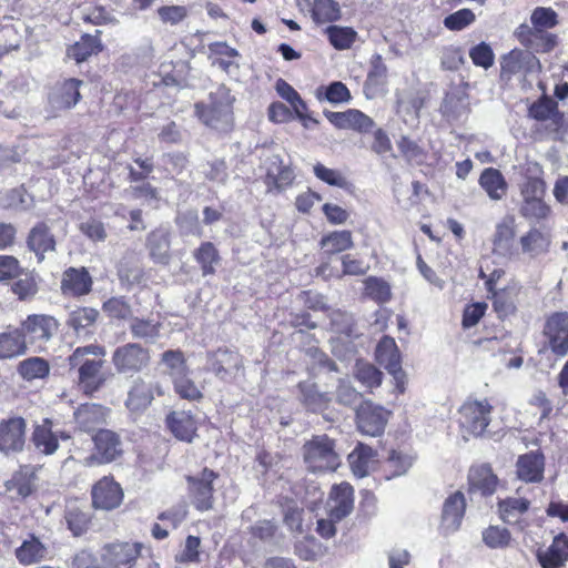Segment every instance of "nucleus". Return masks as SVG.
Returning a JSON list of instances; mask_svg holds the SVG:
<instances>
[{
    "instance_id": "63",
    "label": "nucleus",
    "mask_w": 568,
    "mask_h": 568,
    "mask_svg": "<svg viewBox=\"0 0 568 568\" xmlns=\"http://www.w3.org/2000/svg\"><path fill=\"white\" fill-rule=\"evenodd\" d=\"M469 57L473 63L477 67H481L484 69H488L494 64V52L490 45L486 42H481L469 51Z\"/></svg>"
},
{
    "instance_id": "29",
    "label": "nucleus",
    "mask_w": 568,
    "mask_h": 568,
    "mask_svg": "<svg viewBox=\"0 0 568 568\" xmlns=\"http://www.w3.org/2000/svg\"><path fill=\"white\" fill-rule=\"evenodd\" d=\"M109 409L99 404H84L74 413L75 423L84 432H91L106 422Z\"/></svg>"
},
{
    "instance_id": "11",
    "label": "nucleus",
    "mask_w": 568,
    "mask_h": 568,
    "mask_svg": "<svg viewBox=\"0 0 568 568\" xmlns=\"http://www.w3.org/2000/svg\"><path fill=\"white\" fill-rule=\"evenodd\" d=\"M354 508V489L353 487L343 481L336 484L331 488L327 501L326 511L328 517L335 520H342L348 516Z\"/></svg>"
},
{
    "instance_id": "47",
    "label": "nucleus",
    "mask_w": 568,
    "mask_h": 568,
    "mask_svg": "<svg viewBox=\"0 0 568 568\" xmlns=\"http://www.w3.org/2000/svg\"><path fill=\"white\" fill-rule=\"evenodd\" d=\"M529 500L521 497H510L499 503V513L504 521L516 523L518 517L529 508Z\"/></svg>"
},
{
    "instance_id": "8",
    "label": "nucleus",
    "mask_w": 568,
    "mask_h": 568,
    "mask_svg": "<svg viewBox=\"0 0 568 568\" xmlns=\"http://www.w3.org/2000/svg\"><path fill=\"white\" fill-rule=\"evenodd\" d=\"M139 542H114L103 547L101 559L105 568H133L141 554Z\"/></svg>"
},
{
    "instance_id": "50",
    "label": "nucleus",
    "mask_w": 568,
    "mask_h": 568,
    "mask_svg": "<svg viewBox=\"0 0 568 568\" xmlns=\"http://www.w3.org/2000/svg\"><path fill=\"white\" fill-rule=\"evenodd\" d=\"M300 389L302 394V400L308 409L313 412H320L327 407L329 397L323 393H320L314 384L302 383L300 384Z\"/></svg>"
},
{
    "instance_id": "53",
    "label": "nucleus",
    "mask_w": 568,
    "mask_h": 568,
    "mask_svg": "<svg viewBox=\"0 0 568 568\" xmlns=\"http://www.w3.org/2000/svg\"><path fill=\"white\" fill-rule=\"evenodd\" d=\"M313 18L318 23L333 22L341 18V9L334 0H316L313 7Z\"/></svg>"
},
{
    "instance_id": "2",
    "label": "nucleus",
    "mask_w": 568,
    "mask_h": 568,
    "mask_svg": "<svg viewBox=\"0 0 568 568\" xmlns=\"http://www.w3.org/2000/svg\"><path fill=\"white\" fill-rule=\"evenodd\" d=\"M494 406L486 397H468L458 409V424L463 436L480 437L487 430Z\"/></svg>"
},
{
    "instance_id": "15",
    "label": "nucleus",
    "mask_w": 568,
    "mask_h": 568,
    "mask_svg": "<svg viewBox=\"0 0 568 568\" xmlns=\"http://www.w3.org/2000/svg\"><path fill=\"white\" fill-rule=\"evenodd\" d=\"M490 293L493 294V307L497 316L506 318L516 313L523 287L517 281L511 280L506 286Z\"/></svg>"
},
{
    "instance_id": "12",
    "label": "nucleus",
    "mask_w": 568,
    "mask_h": 568,
    "mask_svg": "<svg viewBox=\"0 0 568 568\" xmlns=\"http://www.w3.org/2000/svg\"><path fill=\"white\" fill-rule=\"evenodd\" d=\"M216 475L210 469H203L199 477H187L190 497L200 511L209 510L213 506L212 483Z\"/></svg>"
},
{
    "instance_id": "7",
    "label": "nucleus",
    "mask_w": 568,
    "mask_h": 568,
    "mask_svg": "<svg viewBox=\"0 0 568 568\" xmlns=\"http://www.w3.org/2000/svg\"><path fill=\"white\" fill-rule=\"evenodd\" d=\"M149 362V351L135 343L118 347L112 355V363L119 373L140 372L148 366Z\"/></svg>"
},
{
    "instance_id": "58",
    "label": "nucleus",
    "mask_w": 568,
    "mask_h": 568,
    "mask_svg": "<svg viewBox=\"0 0 568 568\" xmlns=\"http://www.w3.org/2000/svg\"><path fill=\"white\" fill-rule=\"evenodd\" d=\"M313 172L318 180L331 186L344 189L347 185L346 178L338 170L327 168L322 163H316Z\"/></svg>"
},
{
    "instance_id": "14",
    "label": "nucleus",
    "mask_w": 568,
    "mask_h": 568,
    "mask_svg": "<svg viewBox=\"0 0 568 568\" xmlns=\"http://www.w3.org/2000/svg\"><path fill=\"white\" fill-rule=\"evenodd\" d=\"M327 120L339 130H353L366 133L374 126V120L357 109H348L342 112L329 111L325 113Z\"/></svg>"
},
{
    "instance_id": "51",
    "label": "nucleus",
    "mask_w": 568,
    "mask_h": 568,
    "mask_svg": "<svg viewBox=\"0 0 568 568\" xmlns=\"http://www.w3.org/2000/svg\"><path fill=\"white\" fill-rule=\"evenodd\" d=\"M530 23L536 32L552 29L558 24V14L550 7H537L530 14Z\"/></svg>"
},
{
    "instance_id": "10",
    "label": "nucleus",
    "mask_w": 568,
    "mask_h": 568,
    "mask_svg": "<svg viewBox=\"0 0 568 568\" xmlns=\"http://www.w3.org/2000/svg\"><path fill=\"white\" fill-rule=\"evenodd\" d=\"M91 496L94 508L111 510L121 505L123 490L112 477L105 476L93 485Z\"/></svg>"
},
{
    "instance_id": "32",
    "label": "nucleus",
    "mask_w": 568,
    "mask_h": 568,
    "mask_svg": "<svg viewBox=\"0 0 568 568\" xmlns=\"http://www.w3.org/2000/svg\"><path fill=\"white\" fill-rule=\"evenodd\" d=\"M91 277L84 268H69L64 272L61 288L68 295H83L90 291Z\"/></svg>"
},
{
    "instance_id": "44",
    "label": "nucleus",
    "mask_w": 568,
    "mask_h": 568,
    "mask_svg": "<svg viewBox=\"0 0 568 568\" xmlns=\"http://www.w3.org/2000/svg\"><path fill=\"white\" fill-rule=\"evenodd\" d=\"M528 114L537 121L556 120L559 116L557 103L547 94H541L529 106Z\"/></svg>"
},
{
    "instance_id": "20",
    "label": "nucleus",
    "mask_w": 568,
    "mask_h": 568,
    "mask_svg": "<svg viewBox=\"0 0 568 568\" xmlns=\"http://www.w3.org/2000/svg\"><path fill=\"white\" fill-rule=\"evenodd\" d=\"M265 184L268 191L282 190L288 186L294 180L291 168L283 164L278 155H271L265 160Z\"/></svg>"
},
{
    "instance_id": "30",
    "label": "nucleus",
    "mask_w": 568,
    "mask_h": 568,
    "mask_svg": "<svg viewBox=\"0 0 568 568\" xmlns=\"http://www.w3.org/2000/svg\"><path fill=\"white\" fill-rule=\"evenodd\" d=\"M242 365L237 353L220 349L210 356V368L222 379L232 377Z\"/></svg>"
},
{
    "instance_id": "39",
    "label": "nucleus",
    "mask_w": 568,
    "mask_h": 568,
    "mask_svg": "<svg viewBox=\"0 0 568 568\" xmlns=\"http://www.w3.org/2000/svg\"><path fill=\"white\" fill-rule=\"evenodd\" d=\"M386 75L387 68L383 63L381 55H377L364 84L366 98L373 99L383 90Z\"/></svg>"
},
{
    "instance_id": "16",
    "label": "nucleus",
    "mask_w": 568,
    "mask_h": 568,
    "mask_svg": "<svg viewBox=\"0 0 568 568\" xmlns=\"http://www.w3.org/2000/svg\"><path fill=\"white\" fill-rule=\"evenodd\" d=\"M545 335L549 339L551 351L565 356L568 353V313H555L546 323Z\"/></svg>"
},
{
    "instance_id": "49",
    "label": "nucleus",
    "mask_w": 568,
    "mask_h": 568,
    "mask_svg": "<svg viewBox=\"0 0 568 568\" xmlns=\"http://www.w3.org/2000/svg\"><path fill=\"white\" fill-rule=\"evenodd\" d=\"M528 29L525 26L519 28V37L521 38V42H527V44L537 52H549L557 45V37L552 33L541 32H531L528 30L530 36L529 39H524V30Z\"/></svg>"
},
{
    "instance_id": "31",
    "label": "nucleus",
    "mask_w": 568,
    "mask_h": 568,
    "mask_svg": "<svg viewBox=\"0 0 568 568\" xmlns=\"http://www.w3.org/2000/svg\"><path fill=\"white\" fill-rule=\"evenodd\" d=\"M479 185L493 201L501 200L508 190V184L499 170L485 169L479 176Z\"/></svg>"
},
{
    "instance_id": "24",
    "label": "nucleus",
    "mask_w": 568,
    "mask_h": 568,
    "mask_svg": "<svg viewBox=\"0 0 568 568\" xmlns=\"http://www.w3.org/2000/svg\"><path fill=\"white\" fill-rule=\"evenodd\" d=\"M154 388L161 394L159 385L145 383L141 378L135 379L125 402L128 409L133 414L145 410L154 398Z\"/></svg>"
},
{
    "instance_id": "48",
    "label": "nucleus",
    "mask_w": 568,
    "mask_h": 568,
    "mask_svg": "<svg viewBox=\"0 0 568 568\" xmlns=\"http://www.w3.org/2000/svg\"><path fill=\"white\" fill-rule=\"evenodd\" d=\"M326 33L331 44L337 50L349 49L357 38V32L351 27L331 26Z\"/></svg>"
},
{
    "instance_id": "5",
    "label": "nucleus",
    "mask_w": 568,
    "mask_h": 568,
    "mask_svg": "<svg viewBox=\"0 0 568 568\" xmlns=\"http://www.w3.org/2000/svg\"><path fill=\"white\" fill-rule=\"evenodd\" d=\"M92 440L94 452L79 459V463L84 467L110 464L123 454L119 435L110 429H100L92 437Z\"/></svg>"
},
{
    "instance_id": "3",
    "label": "nucleus",
    "mask_w": 568,
    "mask_h": 568,
    "mask_svg": "<svg viewBox=\"0 0 568 568\" xmlns=\"http://www.w3.org/2000/svg\"><path fill=\"white\" fill-rule=\"evenodd\" d=\"M233 98L225 87H219L210 94L207 104H196V114L207 126L227 130L232 123Z\"/></svg>"
},
{
    "instance_id": "57",
    "label": "nucleus",
    "mask_w": 568,
    "mask_h": 568,
    "mask_svg": "<svg viewBox=\"0 0 568 568\" xmlns=\"http://www.w3.org/2000/svg\"><path fill=\"white\" fill-rule=\"evenodd\" d=\"M176 394L187 400H199L202 398L201 389L190 378V374H183L172 381Z\"/></svg>"
},
{
    "instance_id": "38",
    "label": "nucleus",
    "mask_w": 568,
    "mask_h": 568,
    "mask_svg": "<svg viewBox=\"0 0 568 568\" xmlns=\"http://www.w3.org/2000/svg\"><path fill=\"white\" fill-rule=\"evenodd\" d=\"M468 478L470 486L485 495L493 494L498 483L497 477L487 465L471 468Z\"/></svg>"
},
{
    "instance_id": "6",
    "label": "nucleus",
    "mask_w": 568,
    "mask_h": 568,
    "mask_svg": "<svg viewBox=\"0 0 568 568\" xmlns=\"http://www.w3.org/2000/svg\"><path fill=\"white\" fill-rule=\"evenodd\" d=\"M390 412L372 402H364L356 410L358 430L367 436L376 437L384 433Z\"/></svg>"
},
{
    "instance_id": "55",
    "label": "nucleus",
    "mask_w": 568,
    "mask_h": 568,
    "mask_svg": "<svg viewBox=\"0 0 568 568\" xmlns=\"http://www.w3.org/2000/svg\"><path fill=\"white\" fill-rule=\"evenodd\" d=\"M194 257L201 265L203 275L213 274L214 265L219 262V253L211 242L203 243L194 253Z\"/></svg>"
},
{
    "instance_id": "23",
    "label": "nucleus",
    "mask_w": 568,
    "mask_h": 568,
    "mask_svg": "<svg viewBox=\"0 0 568 568\" xmlns=\"http://www.w3.org/2000/svg\"><path fill=\"white\" fill-rule=\"evenodd\" d=\"M501 70L504 73H516L525 71L528 73H539L541 71L540 61L530 52L513 50L503 58Z\"/></svg>"
},
{
    "instance_id": "35",
    "label": "nucleus",
    "mask_w": 568,
    "mask_h": 568,
    "mask_svg": "<svg viewBox=\"0 0 568 568\" xmlns=\"http://www.w3.org/2000/svg\"><path fill=\"white\" fill-rule=\"evenodd\" d=\"M45 555V546L34 536H30L16 549V557L18 561L27 566L43 560Z\"/></svg>"
},
{
    "instance_id": "42",
    "label": "nucleus",
    "mask_w": 568,
    "mask_h": 568,
    "mask_svg": "<svg viewBox=\"0 0 568 568\" xmlns=\"http://www.w3.org/2000/svg\"><path fill=\"white\" fill-rule=\"evenodd\" d=\"M150 255L155 263L166 264L170 258V242L164 231H154L148 240Z\"/></svg>"
},
{
    "instance_id": "36",
    "label": "nucleus",
    "mask_w": 568,
    "mask_h": 568,
    "mask_svg": "<svg viewBox=\"0 0 568 568\" xmlns=\"http://www.w3.org/2000/svg\"><path fill=\"white\" fill-rule=\"evenodd\" d=\"M26 349L27 341L18 329L0 334V359L19 356Z\"/></svg>"
},
{
    "instance_id": "9",
    "label": "nucleus",
    "mask_w": 568,
    "mask_h": 568,
    "mask_svg": "<svg viewBox=\"0 0 568 568\" xmlns=\"http://www.w3.org/2000/svg\"><path fill=\"white\" fill-rule=\"evenodd\" d=\"M58 328L57 321L48 315H30L22 323V336L27 344H34L39 348L45 344Z\"/></svg>"
},
{
    "instance_id": "56",
    "label": "nucleus",
    "mask_w": 568,
    "mask_h": 568,
    "mask_svg": "<svg viewBox=\"0 0 568 568\" xmlns=\"http://www.w3.org/2000/svg\"><path fill=\"white\" fill-rule=\"evenodd\" d=\"M520 246L524 253L536 256L547 250L548 241L541 232L534 229L520 237Z\"/></svg>"
},
{
    "instance_id": "19",
    "label": "nucleus",
    "mask_w": 568,
    "mask_h": 568,
    "mask_svg": "<svg viewBox=\"0 0 568 568\" xmlns=\"http://www.w3.org/2000/svg\"><path fill=\"white\" fill-rule=\"evenodd\" d=\"M536 557L541 568L564 567L568 561V536H556L549 547L537 549Z\"/></svg>"
},
{
    "instance_id": "54",
    "label": "nucleus",
    "mask_w": 568,
    "mask_h": 568,
    "mask_svg": "<svg viewBox=\"0 0 568 568\" xmlns=\"http://www.w3.org/2000/svg\"><path fill=\"white\" fill-rule=\"evenodd\" d=\"M376 359L385 367L390 368L393 362L400 363V354L395 341L390 337H384L376 347Z\"/></svg>"
},
{
    "instance_id": "17",
    "label": "nucleus",
    "mask_w": 568,
    "mask_h": 568,
    "mask_svg": "<svg viewBox=\"0 0 568 568\" xmlns=\"http://www.w3.org/2000/svg\"><path fill=\"white\" fill-rule=\"evenodd\" d=\"M82 81L78 79H65L58 82L49 94V103L54 110H67L73 108L80 100V87Z\"/></svg>"
},
{
    "instance_id": "25",
    "label": "nucleus",
    "mask_w": 568,
    "mask_h": 568,
    "mask_svg": "<svg viewBox=\"0 0 568 568\" xmlns=\"http://www.w3.org/2000/svg\"><path fill=\"white\" fill-rule=\"evenodd\" d=\"M466 509L465 496L460 491L450 495L444 503L442 526L446 531H455L459 528Z\"/></svg>"
},
{
    "instance_id": "43",
    "label": "nucleus",
    "mask_w": 568,
    "mask_h": 568,
    "mask_svg": "<svg viewBox=\"0 0 568 568\" xmlns=\"http://www.w3.org/2000/svg\"><path fill=\"white\" fill-rule=\"evenodd\" d=\"M7 491H16L18 497L26 498L34 490V474L28 469H22L14 474L10 480L6 483Z\"/></svg>"
},
{
    "instance_id": "21",
    "label": "nucleus",
    "mask_w": 568,
    "mask_h": 568,
    "mask_svg": "<svg viewBox=\"0 0 568 568\" xmlns=\"http://www.w3.org/2000/svg\"><path fill=\"white\" fill-rule=\"evenodd\" d=\"M516 222L514 216L501 219L495 230L493 237L494 252L503 256L515 254Z\"/></svg>"
},
{
    "instance_id": "27",
    "label": "nucleus",
    "mask_w": 568,
    "mask_h": 568,
    "mask_svg": "<svg viewBox=\"0 0 568 568\" xmlns=\"http://www.w3.org/2000/svg\"><path fill=\"white\" fill-rule=\"evenodd\" d=\"M166 424L171 433L180 440L190 443L196 435L197 424L189 412H172L166 417Z\"/></svg>"
},
{
    "instance_id": "64",
    "label": "nucleus",
    "mask_w": 568,
    "mask_h": 568,
    "mask_svg": "<svg viewBox=\"0 0 568 568\" xmlns=\"http://www.w3.org/2000/svg\"><path fill=\"white\" fill-rule=\"evenodd\" d=\"M475 21V13L470 9H460L444 20V26L454 31L462 30Z\"/></svg>"
},
{
    "instance_id": "34",
    "label": "nucleus",
    "mask_w": 568,
    "mask_h": 568,
    "mask_svg": "<svg viewBox=\"0 0 568 568\" xmlns=\"http://www.w3.org/2000/svg\"><path fill=\"white\" fill-rule=\"evenodd\" d=\"M100 33V31H98ZM103 50L99 34H84L81 39L68 49V57L77 63L85 61L90 55L98 54Z\"/></svg>"
},
{
    "instance_id": "59",
    "label": "nucleus",
    "mask_w": 568,
    "mask_h": 568,
    "mask_svg": "<svg viewBox=\"0 0 568 568\" xmlns=\"http://www.w3.org/2000/svg\"><path fill=\"white\" fill-rule=\"evenodd\" d=\"M210 51L215 57L213 63L217 64L224 71H229L230 67L233 65L232 59L239 55V52L235 49L223 42L211 44Z\"/></svg>"
},
{
    "instance_id": "18",
    "label": "nucleus",
    "mask_w": 568,
    "mask_h": 568,
    "mask_svg": "<svg viewBox=\"0 0 568 568\" xmlns=\"http://www.w3.org/2000/svg\"><path fill=\"white\" fill-rule=\"evenodd\" d=\"M59 438L69 439L70 436L64 432L53 430V424L49 418L36 425L32 433V442L36 448L44 455H52L58 450Z\"/></svg>"
},
{
    "instance_id": "33",
    "label": "nucleus",
    "mask_w": 568,
    "mask_h": 568,
    "mask_svg": "<svg viewBox=\"0 0 568 568\" xmlns=\"http://www.w3.org/2000/svg\"><path fill=\"white\" fill-rule=\"evenodd\" d=\"M416 456L410 450L393 449L385 462L386 479L405 475L413 466Z\"/></svg>"
},
{
    "instance_id": "40",
    "label": "nucleus",
    "mask_w": 568,
    "mask_h": 568,
    "mask_svg": "<svg viewBox=\"0 0 568 568\" xmlns=\"http://www.w3.org/2000/svg\"><path fill=\"white\" fill-rule=\"evenodd\" d=\"M315 97L318 101H327L332 104L347 103L352 100L349 90L341 81L318 87L315 91Z\"/></svg>"
},
{
    "instance_id": "22",
    "label": "nucleus",
    "mask_w": 568,
    "mask_h": 568,
    "mask_svg": "<svg viewBox=\"0 0 568 568\" xmlns=\"http://www.w3.org/2000/svg\"><path fill=\"white\" fill-rule=\"evenodd\" d=\"M545 458L538 452L519 456L516 463L517 477L526 483H539L544 478Z\"/></svg>"
},
{
    "instance_id": "28",
    "label": "nucleus",
    "mask_w": 568,
    "mask_h": 568,
    "mask_svg": "<svg viewBox=\"0 0 568 568\" xmlns=\"http://www.w3.org/2000/svg\"><path fill=\"white\" fill-rule=\"evenodd\" d=\"M348 463L353 474L363 478L375 469L377 464L376 452L364 444H358L348 455Z\"/></svg>"
},
{
    "instance_id": "62",
    "label": "nucleus",
    "mask_w": 568,
    "mask_h": 568,
    "mask_svg": "<svg viewBox=\"0 0 568 568\" xmlns=\"http://www.w3.org/2000/svg\"><path fill=\"white\" fill-rule=\"evenodd\" d=\"M201 539L196 536H187L182 550L176 555V561L182 564L200 562Z\"/></svg>"
},
{
    "instance_id": "13",
    "label": "nucleus",
    "mask_w": 568,
    "mask_h": 568,
    "mask_svg": "<svg viewBox=\"0 0 568 568\" xmlns=\"http://www.w3.org/2000/svg\"><path fill=\"white\" fill-rule=\"evenodd\" d=\"M26 420L11 417L0 423V452L4 454L22 450L26 443Z\"/></svg>"
},
{
    "instance_id": "52",
    "label": "nucleus",
    "mask_w": 568,
    "mask_h": 568,
    "mask_svg": "<svg viewBox=\"0 0 568 568\" xmlns=\"http://www.w3.org/2000/svg\"><path fill=\"white\" fill-rule=\"evenodd\" d=\"M483 540L491 549H501L509 547L513 538L507 528L489 526L483 531Z\"/></svg>"
},
{
    "instance_id": "60",
    "label": "nucleus",
    "mask_w": 568,
    "mask_h": 568,
    "mask_svg": "<svg viewBox=\"0 0 568 568\" xmlns=\"http://www.w3.org/2000/svg\"><path fill=\"white\" fill-rule=\"evenodd\" d=\"M356 378L368 388L382 384V373L368 363L358 362L356 364Z\"/></svg>"
},
{
    "instance_id": "41",
    "label": "nucleus",
    "mask_w": 568,
    "mask_h": 568,
    "mask_svg": "<svg viewBox=\"0 0 568 568\" xmlns=\"http://www.w3.org/2000/svg\"><path fill=\"white\" fill-rule=\"evenodd\" d=\"M98 312L94 308L82 307L70 313L68 324L81 336L90 333L89 328L94 324Z\"/></svg>"
},
{
    "instance_id": "45",
    "label": "nucleus",
    "mask_w": 568,
    "mask_h": 568,
    "mask_svg": "<svg viewBox=\"0 0 568 568\" xmlns=\"http://www.w3.org/2000/svg\"><path fill=\"white\" fill-rule=\"evenodd\" d=\"M18 372L27 381L44 378L50 373V365L44 358L30 357L19 364Z\"/></svg>"
},
{
    "instance_id": "4",
    "label": "nucleus",
    "mask_w": 568,
    "mask_h": 568,
    "mask_svg": "<svg viewBox=\"0 0 568 568\" xmlns=\"http://www.w3.org/2000/svg\"><path fill=\"white\" fill-rule=\"evenodd\" d=\"M304 462L313 471H334L341 465V456L335 442L327 435L314 436L303 446Z\"/></svg>"
},
{
    "instance_id": "1",
    "label": "nucleus",
    "mask_w": 568,
    "mask_h": 568,
    "mask_svg": "<svg viewBox=\"0 0 568 568\" xmlns=\"http://www.w3.org/2000/svg\"><path fill=\"white\" fill-rule=\"evenodd\" d=\"M105 354L104 347L91 344L77 347L69 356L70 366L79 367V385L85 394L97 392L105 383L106 376L102 372Z\"/></svg>"
},
{
    "instance_id": "46",
    "label": "nucleus",
    "mask_w": 568,
    "mask_h": 568,
    "mask_svg": "<svg viewBox=\"0 0 568 568\" xmlns=\"http://www.w3.org/2000/svg\"><path fill=\"white\" fill-rule=\"evenodd\" d=\"M161 363L165 366V373L172 381L183 374H190L186 359L181 351H165L161 356Z\"/></svg>"
},
{
    "instance_id": "37",
    "label": "nucleus",
    "mask_w": 568,
    "mask_h": 568,
    "mask_svg": "<svg viewBox=\"0 0 568 568\" xmlns=\"http://www.w3.org/2000/svg\"><path fill=\"white\" fill-rule=\"evenodd\" d=\"M320 245L326 254L331 255L351 250L354 245L352 232L333 231L322 237Z\"/></svg>"
},
{
    "instance_id": "26",
    "label": "nucleus",
    "mask_w": 568,
    "mask_h": 568,
    "mask_svg": "<svg viewBox=\"0 0 568 568\" xmlns=\"http://www.w3.org/2000/svg\"><path fill=\"white\" fill-rule=\"evenodd\" d=\"M28 247L36 254L39 262L44 260L45 253L55 250V240L44 223L34 225L27 239Z\"/></svg>"
},
{
    "instance_id": "61",
    "label": "nucleus",
    "mask_w": 568,
    "mask_h": 568,
    "mask_svg": "<svg viewBox=\"0 0 568 568\" xmlns=\"http://www.w3.org/2000/svg\"><path fill=\"white\" fill-rule=\"evenodd\" d=\"M365 294L377 302H387L390 298V287L384 280L368 277L365 281Z\"/></svg>"
}]
</instances>
